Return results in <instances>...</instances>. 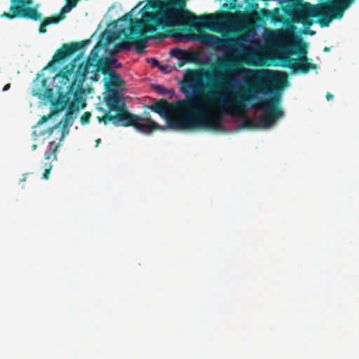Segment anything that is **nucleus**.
<instances>
[{
  "instance_id": "obj_1",
  "label": "nucleus",
  "mask_w": 359,
  "mask_h": 359,
  "mask_svg": "<svg viewBox=\"0 0 359 359\" xmlns=\"http://www.w3.org/2000/svg\"><path fill=\"white\" fill-rule=\"evenodd\" d=\"M229 74L226 72L224 76L206 74L205 78L211 82L203 86L201 72L187 70L180 90L189 104L184 107L182 117L169 121L170 128L219 130L223 128L222 116L220 114H210L208 111L210 108L219 107L227 114H245L247 106L254 100L258 102L252 104V107L255 110H263V114L258 120L260 127L269 128L283 116V112L279 107L278 96L263 98L258 95L271 93L275 84H283L287 81L285 76L276 77L271 70H259L257 74L262 80L248 84L247 88L242 90L223 94L218 90L223 88L229 90L238 83L236 79L229 77Z\"/></svg>"
},
{
  "instance_id": "obj_2",
  "label": "nucleus",
  "mask_w": 359,
  "mask_h": 359,
  "mask_svg": "<svg viewBox=\"0 0 359 359\" xmlns=\"http://www.w3.org/2000/svg\"><path fill=\"white\" fill-rule=\"evenodd\" d=\"M229 13L219 12L212 15H201L197 18L195 14L186 8L183 1L170 0L161 9L152 12L144 11L142 19L131 20L128 28L129 34H125V41L116 44L115 50H129L132 44H135V51L142 55L145 51L149 37L147 32L153 34L158 27L162 29L182 27L192 28L200 22L212 31H217L226 21Z\"/></svg>"
},
{
  "instance_id": "obj_3",
  "label": "nucleus",
  "mask_w": 359,
  "mask_h": 359,
  "mask_svg": "<svg viewBox=\"0 0 359 359\" xmlns=\"http://www.w3.org/2000/svg\"><path fill=\"white\" fill-rule=\"evenodd\" d=\"M266 42L280 53L282 66L294 72L306 74L317 68L316 65L309 63L306 50L300 41L293 40L292 33L283 29H269L265 34Z\"/></svg>"
},
{
  "instance_id": "obj_4",
  "label": "nucleus",
  "mask_w": 359,
  "mask_h": 359,
  "mask_svg": "<svg viewBox=\"0 0 359 359\" xmlns=\"http://www.w3.org/2000/svg\"><path fill=\"white\" fill-rule=\"evenodd\" d=\"M104 100L109 111L102 116H97L99 123L107 125L111 123L115 126L135 128L139 132L150 134L154 130L161 129V126L147 116L149 112H144V117L130 113L124 103H121V96L117 91H108Z\"/></svg>"
},
{
  "instance_id": "obj_5",
  "label": "nucleus",
  "mask_w": 359,
  "mask_h": 359,
  "mask_svg": "<svg viewBox=\"0 0 359 359\" xmlns=\"http://www.w3.org/2000/svg\"><path fill=\"white\" fill-rule=\"evenodd\" d=\"M320 1L316 5L308 2H292L283 11L294 23L302 24L304 28H310L315 22L313 18L316 17L319 18L317 22L321 27H327L336 18L329 0Z\"/></svg>"
},
{
  "instance_id": "obj_6",
  "label": "nucleus",
  "mask_w": 359,
  "mask_h": 359,
  "mask_svg": "<svg viewBox=\"0 0 359 359\" xmlns=\"http://www.w3.org/2000/svg\"><path fill=\"white\" fill-rule=\"evenodd\" d=\"M90 67L95 69L96 72H101L104 74H109L111 71L109 64L106 61L99 59L93 62H90V58H88L86 64L84 65L83 64L80 65L74 74V80H72L67 92L69 97L73 95L76 101L81 99V95L85 93L83 83L86 76L90 72Z\"/></svg>"
},
{
  "instance_id": "obj_7",
  "label": "nucleus",
  "mask_w": 359,
  "mask_h": 359,
  "mask_svg": "<svg viewBox=\"0 0 359 359\" xmlns=\"http://www.w3.org/2000/svg\"><path fill=\"white\" fill-rule=\"evenodd\" d=\"M189 102L187 97L175 102L169 103L166 100L161 99L150 107V109L161 116L166 118L167 124L170 128L169 121L172 118H179L183 114L184 109L188 107Z\"/></svg>"
},
{
  "instance_id": "obj_8",
  "label": "nucleus",
  "mask_w": 359,
  "mask_h": 359,
  "mask_svg": "<svg viewBox=\"0 0 359 359\" xmlns=\"http://www.w3.org/2000/svg\"><path fill=\"white\" fill-rule=\"evenodd\" d=\"M18 1L11 0L9 8L10 13L4 12L1 15V17L9 20H13L15 18H22L34 21L41 20L42 15L36 7H24L21 3L16 2Z\"/></svg>"
},
{
  "instance_id": "obj_9",
  "label": "nucleus",
  "mask_w": 359,
  "mask_h": 359,
  "mask_svg": "<svg viewBox=\"0 0 359 359\" xmlns=\"http://www.w3.org/2000/svg\"><path fill=\"white\" fill-rule=\"evenodd\" d=\"M89 42V40H84L79 42L63 44L60 48L56 50L52 60L45 68H53L56 63L65 61L79 50L85 48Z\"/></svg>"
},
{
  "instance_id": "obj_10",
  "label": "nucleus",
  "mask_w": 359,
  "mask_h": 359,
  "mask_svg": "<svg viewBox=\"0 0 359 359\" xmlns=\"http://www.w3.org/2000/svg\"><path fill=\"white\" fill-rule=\"evenodd\" d=\"M74 68H75L74 64L71 63L69 65H67L65 66L62 69H60L59 73L55 76V79H58L60 83L61 84V86H60V88H62L63 86L67 87L66 96H67V100H70L72 97H73L74 99V96L73 95H70L69 97L67 95L69 87L72 83V81L71 83H69L70 76L72 75H73V76H74V74L76 73V72H74Z\"/></svg>"
},
{
  "instance_id": "obj_11",
  "label": "nucleus",
  "mask_w": 359,
  "mask_h": 359,
  "mask_svg": "<svg viewBox=\"0 0 359 359\" xmlns=\"http://www.w3.org/2000/svg\"><path fill=\"white\" fill-rule=\"evenodd\" d=\"M72 8H70L67 4L61 9L60 13L57 15H53L48 18H45L42 20L41 23L39 26V32L44 34L46 32V27L51 24H57L60 21L64 20L66 18V13L69 12Z\"/></svg>"
},
{
  "instance_id": "obj_12",
  "label": "nucleus",
  "mask_w": 359,
  "mask_h": 359,
  "mask_svg": "<svg viewBox=\"0 0 359 359\" xmlns=\"http://www.w3.org/2000/svg\"><path fill=\"white\" fill-rule=\"evenodd\" d=\"M201 41L211 47L216 48H220L224 46L227 41L222 39L217 36L212 35L210 34H205L201 37Z\"/></svg>"
},
{
  "instance_id": "obj_13",
  "label": "nucleus",
  "mask_w": 359,
  "mask_h": 359,
  "mask_svg": "<svg viewBox=\"0 0 359 359\" xmlns=\"http://www.w3.org/2000/svg\"><path fill=\"white\" fill-rule=\"evenodd\" d=\"M109 75V80L104 83L105 89L107 91H116L115 87L122 83V79L114 70H111Z\"/></svg>"
},
{
  "instance_id": "obj_14",
  "label": "nucleus",
  "mask_w": 359,
  "mask_h": 359,
  "mask_svg": "<svg viewBox=\"0 0 359 359\" xmlns=\"http://www.w3.org/2000/svg\"><path fill=\"white\" fill-rule=\"evenodd\" d=\"M60 146V144H55L54 141L50 142L48 145V149L50 153L45 154L46 160H52L53 161H57L56 152Z\"/></svg>"
},
{
  "instance_id": "obj_15",
  "label": "nucleus",
  "mask_w": 359,
  "mask_h": 359,
  "mask_svg": "<svg viewBox=\"0 0 359 359\" xmlns=\"http://www.w3.org/2000/svg\"><path fill=\"white\" fill-rule=\"evenodd\" d=\"M163 6V4L160 0H147L144 7L142 9V13L150 8L157 11L161 9Z\"/></svg>"
},
{
  "instance_id": "obj_16",
  "label": "nucleus",
  "mask_w": 359,
  "mask_h": 359,
  "mask_svg": "<svg viewBox=\"0 0 359 359\" xmlns=\"http://www.w3.org/2000/svg\"><path fill=\"white\" fill-rule=\"evenodd\" d=\"M46 80L45 79H43L41 81V86L43 89L39 90L37 92L35 93V95L41 96H44L47 98H50L53 96V90L48 87L46 88Z\"/></svg>"
},
{
  "instance_id": "obj_17",
  "label": "nucleus",
  "mask_w": 359,
  "mask_h": 359,
  "mask_svg": "<svg viewBox=\"0 0 359 359\" xmlns=\"http://www.w3.org/2000/svg\"><path fill=\"white\" fill-rule=\"evenodd\" d=\"M195 54L192 53L186 52L185 55L181 56L178 60L179 62L177 63L178 67H181L184 66L185 64L189 62H192L194 60Z\"/></svg>"
},
{
  "instance_id": "obj_18",
  "label": "nucleus",
  "mask_w": 359,
  "mask_h": 359,
  "mask_svg": "<svg viewBox=\"0 0 359 359\" xmlns=\"http://www.w3.org/2000/svg\"><path fill=\"white\" fill-rule=\"evenodd\" d=\"M73 119H74V114L71 113L70 111H66L65 115L64 116L63 120V133L65 132V130L67 128V133L69 132V128L71 127L73 124ZM64 136V134L62 135V137Z\"/></svg>"
},
{
  "instance_id": "obj_19",
  "label": "nucleus",
  "mask_w": 359,
  "mask_h": 359,
  "mask_svg": "<svg viewBox=\"0 0 359 359\" xmlns=\"http://www.w3.org/2000/svg\"><path fill=\"white\" fill-rule=\"evenodd\" d=\"M260 14L263 18H271V20L273 22H278L280 20L278 19V11L271 12L267 9H261Z\"/></svg>"
},
{
  "instance_id": "obj_20",
  "label": "nucleus",
  "mask_w": 359,
  "mask_h": 359,
  "mask_svg": "<svg viewBox=\"0 0 359 359\" xmlns=\"http://www.w3.org/2000/svg\"><path fill=\"white\" fill-rule=\"evenodd\" d=\"M228 41L233 46H241L243 42L246 41V38L243 36H241L230 39Z\"/></svg>"
},
{
  "instance_id": "obj_21",
  "label": "nucleus",
  "mask_w": 359,
  "mask_h": 359,
  "mask_svg": "<svg viewBox=\"0 0 359 359\" xmlns=\"http://www.w3.org/2000/svg\"><path fill=\"white\" fill-rule=\"evenodd\" d=\"M82 100V98L81 100H79L78 101L75 100V99H74V102H71L69 104V107L67 108V111H70L71 113H72V114H74V113L75 111H77L79 109V103Z\"/></svg>"
},
{
  "instance_id": "obj_22",
  "label": "nucleus",
  "mask_w": 359,
  "mask_h": 359,
  "mask_svg": "<svg viewBox=\"0 0 359 359\" xmlns=\"http://www.w3.org/2000/svg\"><path fill=\"white\" fill-rule=\"evenodd\" d=\"M186 52H187L186 50H183L181 49L173 48L170 50V55L172 57L179 59L181 56H182L183 55H185Z\"/></svg>"
},
{
  "instance_id": "obj_23",
  "label": "nucleus",
  "mask_w": 359,
  "mask_h": 359,
  "mask_svg": "<svg viewBox=\"0 0 359 359\" xmlns=\"http://www.w3.org/2000/svg\"><path fill=\"white\" fill-rule=\"evenodd\" d=\"M44 167H45V170H44V172H43V178L44 180H48V177H49V175H50V170L53 168L52 162L51 163H46L44 164Z\"/></svg>"
},
{
  "instance_id": "obj_24",
  "label": "nucleus",
  "mask_w": 359,
  "mask_h": 359,
  "mask_svg": "<svg viewBox=\"0 0 359 359\" xmlns=\"http://www.w3.org/2000/svg\"><path fill=\"white\" fill-rule=\"evenodd\" d=\"M91 114L88 111L84 112L81 116V123L82 125L88 124L90 122Z\"/></svg>"
},
{
  "instance_id": "obj_25",
  "label": "nucleus",
  "mask_w": 359,
  "mask_h": 359,
  "mask_svg": "<svg viewBox=\"0 0 359 359\" xmlns=\"http://www.w3.org/2000/svg\"><path fill=\"white\" fill-rule=\"evenodd\" d=\"M90 55L92 57H89L88 58L90 59V62H96L98 59V50H97V47L95 46L92 50L90 51Z\"/></svg>"
},
{
  "instance_id": "obj_26",
  "label": "nucleus",
  "mask_w": 359,
  "mask_h": 359,
  "mask_svg": "<svg viewBox=\"0 0 359 359\" xmlns=\"http://www.w3.org/2000/svg\"><path fill=\"white\" fill-rule=\"evenodd\" d=\"M219 67L222 68H229L231 69L235 66V64L229 60H223L222 62H219Z\"/></svg>"
},
{
  "instance_id": "obj_27",
  "label": "nucleus",
  "mask_w": 359,
  "mask_h": 359,
  "mask_svg": "<svg viewBox=\"0 0 359 359\" xmlns=\"http://www.w3.org/2000/svg\"><path fill=\"white\" fill-rule=\"evenodd\" d=\"M66 4L70 7V8H74L76 6L78 1L79 0H65Z\"/></svg>"
},
{
  "instance_id": "obj_28",
  "label": "nucleus",
  "mask_w": 359,
  "mask_h": 359,
  "mask_svg": "<svg viewBox=\"0 0 359 359\" xmlns=\"http://www.w3.org/2000/svg\"><path fill=\"white\" fill-rule=\"evenodd\" d=\"M18 3H21L24 7H31L30 5L32 4V0H18Z\"/></svg>"
},
{
  "instance_id": "obj_29",
  "label": "nucleus",
  "mask_w": 359,
  "mask_h": 359,
  "mask_svg": "<svg viewBox=\"0 0 359 359\" xmlns=\"http://www.w3.org/2000/svg\"><path fill=\"white\" fill-rule=\"evenodd\" d=\"M54 104H55V109L57 111H62L65 107V103H62V102L60 103L58 101H57Z\"/></svg>"
},
{
  "instance_id": "obj_30",
  "label": "nucleus",
  "mask_w": 359,
  "mask_h": 359,
  "mask_svg": "<svg viewBox=\"0 0 359 359\" xmlns=\"http://www.w3.org/2000/svg\"><path fill=\"white\" fill-rule=\"evenodd\" d=\"M151 67H158L161 68V66L160 65L159 61L155 58H151Z\"/></svg>"
},
{
  "instance_id": "obj_31",
  "label": "nucleus",
  "mask_w": 359,
  "mask_h": 359,
  "mask_svg": "<svg viewBox=\"0 0 359 359\" xmlns=\"http://www.w3.org/2000/svg\"><path fill=\"white\" fill-rule=\"evenodd\" d=\"M155 89L161 94L165 93V88L163 86L157 85L155 86Z\"/></svg>"
},
{
  "instance_id": "obj_32",
  "label": "nucleus",
  "mask_w": 359,
  "mask_h": 359,
  "mask_svg": "<svg viewBox=\"0 0 359 359\" xmlns=\"http://www.w3.org/2000/svg\"><path fill=\"white\" fill-rule=\"evenodd\" d=\"M304 33L306 34H309L311 36L314 35L316 34V32L310 29V28H304Z\"/></svg>"
},
{
  "instance_id": "obj_33",
  "label": "nucleus",
  "mask_w": 359,
  "mask_h": 359,
  "mask_svg": "<svg viewBox=\"0 0 359 359\" xmlns=\"http://www.w3.org/2000/svg\"><path fill=\"white\" fill-rule=\"evenodd\" d=\"M247 15L248 16H251V17L255 18H257V15H258V14H257V13L256 11L249 12V13H247Z\"/></svg>"
},
{
  "instance_id": "obj_34",
  "label": "nucleus",
  "mask_w": 359,
  "mask_h": 359,
  "mask_svg": "<svg viewBox=\"0 0 359 359\" xmlns=\"http://www.w3.org/2000/svg\"><path fill=\"white\" fill-rule=\"evenodd\" d=\"M132 17V15L130 13H126L123 15V19L124 20H130Z\"/></svg>"
},
{
  "instance_id": "obj_35",
  "label": "nucleus",
  "mask_w": 359,
  "mask_h": 359,
  "mask_svg": "<svg viewBox=\"0 0 359 359\" xmlns=\"http://www.w3.org/2000/svg\"><path fill=\"white\" fill-rule=\"evenodd\" d=\"M334 97V95L330 93V92H327V94H326V98L327 100V101H330L332 99H333Z\"/></svg>"
},
{
  "instance_id": "obj_36",
  "label": "nucleus",
  "mask_w": 359,
  "mask_h": 359,
  "mask_svg": "<svg viewBox=\"0 0 359 359\" xmlns=\"http://www.w3.org/2000/svg\"><path fill=\"white\" fill-rule=\"evenodd\" d=\"M47 119H48V118L43 116L41 117V118L38 122V123H41L43 122H45V121H46Z\"/></svg>"
},
{
  "instance_id": "obj_37",
  "label": "nucleus",
  "mask_w": 359,
  "mask_h": 359,
  "mask_svg": "<svg viewBox=\"0 0 359 359\" xmlns=\"http://www.w3.org/2000/svg\"><path fill=\"white\" fill-rule=\"evenodd\" d=\"M10 87H11V84H10V83L6 84V85L4 87V88H3V91H6V90H8L10 88Z\"/></svg>"
},
{
  "instance_id": "obj_38",
  "label": "nucleus",
  "mask_w": 359,
  "mask_h": 359,
  "mask_svg": "<svg viewBox=\"0 0 359 359\" xmlns=\"http://www.w3.org/2000/svg\"><path fill=\"white\" fill-rule=\"evenodd\" d=\"M100 139H97L96 140L95 142H96V144H95V147H98L99 144L100 143Z\"/></svg>"
},
{
  "instance_id": "obj_39",
  "label": "nucleus",
  "mask_w": 359,
  "mask_h": 359,
  "mask_svg": "<svg viewBox=\"0 0 359 359\" xmlns=\"http://www.w3.org/2000/svg\"><path fill=\"white\" fill-rule=\"evenodd\" d=\"M323 50H324V52H329L330 50V48L325 47Z\"/></svg>"
},
{
  "instance_id": "obj_40",
  "label": "nucleus",
  "mask_w": 359,
  "mask_h": 359,
  "mask_svg": "<svg viewBox=\"0 0 359 359\" xmlns=\"http://www.w3.org/2000/svg\"><path fill=\"white\" fill-rule=\"evenodd\" d=\"M36 148H37V145H36V144H33V145L32 146V150H36Z\"/></svg>"
},
{
  "instance_id": "obj_41",
  "label": "nucleus",
  "mask_w": 359,
  "mask_h": 359,
  "mask_svg": "<svg viewBox=\"0 0 359 359\" xmlns=\"http://www.w3.org/2000/svg\"><path fill=\"white\" fill-rule=\"evenodd\" d=\"M26 180V175H23V178L20 180V182H25Z\"/></svg>"
},
{
  "instance_id": "obj_42",
  "label": "nucleus",
  "mask_w": 359,
  "mask_h": 359,
  "mask_svg": "<svg viewBox=\"0 0 359 359\" xmlns=\"http://www.w3.org/2000/svg\"><path fill=\"white\" fill-rule=\"evenodd\" d=\"M159 69H160L161 70L163 71V70L165 69V67H163V66H161V68H159Z\"/></svg>"
},
{
  "instance_id": "obj_43",
  "label": "nucleus",
  "mask_w": 359,
  "mask_h": 359,
  "mask_svg": "<svg viewBox=\"0 0 359 359\" xmlns=\"http://www.w3.org/2000/svg\"><path fill=\"white\" fill-rule=\"evenodd\" d=\"M94 81H97V79L96 78V76H95V78L93 79Z\"/></svg>"
},
{
  "instance_id": "obj_44",
  "label": "nucleus",
  "mask_w": 359,
  "mask_h": 359,
  "mask_svg": "<svg viewBox=\"0 0 359 359\" xmlns=\"http://www.w3.org/2000/svg\"><path fill=\"white\" fill-rule=\"evenodd\" d=\"M253 6H256V7H257V6H258L257 4H255Z\"/></svg>"
}]
</instances>
